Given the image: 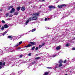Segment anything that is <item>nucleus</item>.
Returning <instances> with one entry per match:
<instances>
[{"label":"nucleus","mask_w":75,"mask_h":75,"mask_svg":"<svg viewBox=\"0 0 75 75\" xmlns=\"http://www.w3.org/2000/svg\"><path fill=\"white\" fill-rule=\"evenodd\" d=\"M21 10H22V11H24L25 10V8L24 7H22L21 8Z\"/></svg>","instance_id":"obj_10"},{"label":"nucleus","mask_w":75,"mask_h":75,"mask_svg":"<svg viewBox=\"0 0 75 75\" xmlns=\"http://www.w3.org/2000/svg\"><path fill=\"white\" fill-rule=\"evenodd\" d=\"M14 11H15V9H14V8H12L10 12V13H12Z\"/></svg>","instance_id":"obj_6"},{"label":"nucleus","mask_w":75,"mask_h":75,"mask_svg":"<svg viewBox=\"0 0 75 75\" xmlns=\"http://www.w3.org/2000/svg\"><path fill=\"white\" fill-rule=\"evenodd\" d=\"M32 15L33 16H39V13H34Z\"/></svg>","instance_id":"obj_5"},{"label":"nucleus","mask_w":75,"mask_h":75,"mask_svg":"<svg viewBox=\"0 0 75 75\" xmlns=\"http://www.w3.org/2000/svg\"><path fill=\"white\" fill-rule=\"evenodd\" d=\"M8 20H11V18H8Z\"/></svg>","instance_id":"obj_51"},{"label":"nucleus","mask_w":75,"mask_h":75,"mask_svg":"<svg viewBox=\"0 0 75 75\" xmlns=\"http://www.w3.org/2000/svg\"><path fill=\"white\" fill-rule=\"evenodd\" d=\"M38 47H37L35 49V50H38Z\"/></svg>","instance_id":"obj_38"},{"label":"nucleus","mask_w":75,"mask_h":75,"mask_svg":"<svg viewBox=\"0 0 75 75\" xmlns=\"http://www.w3.org/2000/svg\"><path fill=\"white\" fill-rule=\"evenodd\" d=\"M57 56V55L56 54H55V55H54L53 56V57L54 58V57H56Z\"/></svg>","instance_id":"obj_45"},{"label":"nucleus","mask_w":75,"mask_h":75,"mask_svg":"<svg viewBox=\"0 0 75 75\" xmlns=\"http://www.w3.org/2000/svg\"><path fill=\"white\" fill-rule=\"evenodd\" d=\"M68 46H69V43H68L66 45V47H68Z\"/></svg>","instance_id":"obj_25"},{"label":"nucleus","mask_w":75,"mask_h":75,"mask_svg":"<svg viewBox=\"0 0 75 75\" xmlns=\"http://www.w3.org/2000/svg\"><path fill=\"white\" fill-rule=\"evenodd\" d=\"M47 18H45V21H47Z\"/></svg>","instance_id":"obj_48"},{"label":"nucleus","mask_w":75,"mask_h":75,"mask_svg":"<svg viewBox=\"0 0 75 75\" xmlns=\"http://www.w3.org/2000/svg\"><path fill=\"white\" fill-rule=\"evenodd\" d=\"M60 46H57L56 47V49L57 50H59L60 49Z\"/></svg>","instance_id":"obj_19"},{"label":"nucleus","mask_w":75,"mask_h":75,"mask_svg":"<svg viewBox=\"0 0 75 75\" xmlns=\"http://www.w3.org/2000/svg\"><path fill=\"white\" fill-rule=\"evenodd\" d=\"M29 21H28V20H27L25 22V25H27Z\"/></svg>","instance_id":"obj_18"},{"label":"nucleus","mask_w":75,"mask_h":75,"mask_svg":"<svg viewBox=\"0 0 75 75\" xmlns=\"http://www.w3.org/2000/svg\"><path fill=\"white\" fill-rule=\"evenodd\" d=\"M65 6H66V5L63 4L60 5H58L57 7L58 8H61L62 7H65Z\"/></svg>","instance_id":"obj_3"},{"label":"nucleus","mask_w":75,"mask_h":75,"mask_svg":"<svg viewBox=\"0 0 75 75\" xmlns=\"http://www.w3.org/2000/svg\"><path fill=\"white\" fill-rule=\"evenodd\" d=\"M75 61V58H74V59H72L71 61V62H74Z\"/></svg>","instance_id":"obj_27"},{"label":"nucleus","mask_w":75,"mask_h":75,"mask_svg":"<svg viewBox=\"0 0 75 75\" xmlns=\"http://www.w3.org/2000/svg\"><path fill=\"white\" fill-rule=\"evenodd\" d=\"M22 41H21L19 43V45H21V44H22Z\"/></svg>","instance_id":"obj_31"},{"label":"nucleus","mask_w":75,"mask_h":75,"mask_svg":"<svg viewBox=\"0 0 75 75\" xmlns=\"http://www.w3.org/2000/svg\"><path fill=\"white\" fill-rule=\"evenodd\" d=\"M72 70H71V72H72Z\"/></svg>","instance_id":"obj_54"},{"label":"nucleus","mask_w":75,"mask_h":75,"mask_svg":"<svg viewBox=\"0 0 75 75\" xmlns=\"http://www.w3.org/2000/svg\"><path fill=\"white\" fill-rule=\"evenodd\" d=\"M42 46L41 45H39V48H41V47H42Z\"/></svg>","instance_id":"obj_35"},{"label":"nucleus","mask_w":75,"mask_h":75,"mask_svg":"<svg viewBox=\"0 0 75 75\" xmlns=\"http://www.w3.org/2000/svg\"><path fill=\"white\" fill-rule=\"evenodd\" d=\"M18 45H20L19 44L16 45L15 47H17V46H18Z\"/></svg>","instance_id":"obj_46"},{"label":"nucleus","mask_w":75,"mask_h":75,"mask_svg":"<svg viewBox=\"0 0 75 75\" xmlns=\"http://www.w3.org/2000/svg\"><path fill=\"white\" fill-rule=\"evenodd\" d=\"M18 13H19L18 12H15L13 14L14 15H18Z\"/></svg>","instance_id":"obj_14"},{"label":"nucleus","mask_w":75,"mask_h":75,"mask_svg":"<svg viewBox=\"0 0 75 75\" xmlns=\"http://www.w3.org/2000/svg\"><path fill=\"white\" fill-rule=\"evenodd\" d=\"M9 17H13V15H9Z\"/></svg>","instance_id":"obj_37"},{"label":"nucleus","mask_w":75,"mask_h":75,"mask_svg":"<svg viewBox=\"0 0 75 75\" xmlns=\"http://www.w3.org/2000/svg\"><path fill=\"white\" fill-rule=\"evenodd\" d=\"M33 24V23H32Z\"/></svg>","instance_id":"obj_60"},{"label":"nucleus","mask_w":75,"mask_h":75,"mask_svg":"<svg viewBox=\"0 0 75 75\" xmlns=\"http://www.w3.org/2000/svg\"><path fill=\"white\" fill-rule=\"evenodd\" d=\"M51 16H52V17H53V15H52Z\"/></svg>","instance_id":"obj_55"},{"label":"nucleus","mask_w":75,"mask_h":75,"mask_svg":"<svg viewBox=\"0 0 75 75\" xmlns=\"http://www.w3.org/2000/svg\"><path fill=\"white\" fill-rule=\"evenodd\" d=\"M14 50V51H11V52H13V51H17V50Z\"/></svg>","instance_id":"obj_50"},{"label":"nucleus","mask_w":75,"mask_h":75,"mask_svg":"<svg viewBox=\"0 0 75 75\" xmlns=\"http://www.w3.org/2000/svg\"><path fill=\"white\" fill-rule=\"evenodd\" d=\"M47 69H52V68L51 67H47Z\"/></svg>","instance_id":"obj_30"},{"label":"nucleus","mask_w":75,"mask_h":75,"mask_svg":"<svg viewBox=\"0 0 75 75\" xmlns=\"http://www.w3.org/2000/svg\"><path fill=\"white\" fill-rule=\"evenodd\" d=\"M48 20H50V19H51V18H48Z\"/></svg>","instance_id":"obj_53"},{"label":"nucleus","mask_w":75,"mask_h":75,"mask_svg":"<svg viewBox=\"0 0 75 75\" xmlns=\"http://www.w3.org/2000/svg\"><path fill=\"white\" fill-rule=\"evenodd\" d=\"M3 11V9H0V12H1Z\"/></svg>","instance_id":"obj_40"},{"label":"nucleus","mask_w":75,"mask_h":75,"mask_svg":"<svg viewBox=\"0 0 75 75\" xmlns=\"http://www.w3.org/2000/svg\"><path fill=\"white\" fill-rule=\"evenodd\" d=\"M40 57H36L35 58V59H39Z\"/></svg>","instance_id":"obj_36"},{"label":"nucleus","mask_w":75,"mask_h":75,"mask_svg":"<svg viewBox=\"0 0 75 75\" xmlns=\"http://www.w3.org/2000/svg\"><path fill=\"white\" fill-rule=\"evenodd\" d=\"M29 43L31 44H32V45H36V43L35 42H29Z\"/></svg>","instance_id":"obj_7"},{"label":"nucleus","mask_w":75,"mask_h":75,"mask_svg":"<svg viewBox=\"0 0 75 75\" xmlns=\"http://www.w3.org/2000/svg\"><path fill=\"white\" fill-rule=\"evenodd\" d=\"M69 12H66L65 15L66 16H67L69 15Z\"/></svg>","instance_id":"obj_17"},{"label":"nucleus","mask_w":75,"mask_h":75,"mask_svg":"<svg viewBox=\"0 0 75 75\" xmlns=\"http://www.w3.org/2000/svg\"><path fill=\"white\" fill-rule=\"evenodd\" d=\"M74 41H75V37L71 41H70V42H72V43H74Z\"/></svg>","instance_id":"obj_11"},{"label":"nucleus","mask_w":75,"mask_h":75,"mask_svg":"<svg viewBox=\"0 0 75 75\" xmlns=\"http://www.w3.org/2000/svg\"><path fill=\"white\" fill-rule=\"evenodd\" d=\"M14 40H13V41H14Z\"/></svg>","instance_id":"obj_58"},{"label":"nucleus","mask_w":75,"mask_h":75,"mask_svg":"<svg viewBox=\"0 0 75 75\" xmlns=\"http://www.w3.org/2000/svg\"><path fill=\"white\" fill-rule=\"evenodd\" d=\"M67 62V60H65L64 62V64H65L66 62Z\"/></svg>","instance_id":"obj_44"},{"label":"nucleus","mask_w":75,"mask_h":75,"mask_svg":"<svg viewBox=\"0 0 75 75\" xmlns=\"http://www.w3.org/2000/svg\"><path fill=\"white\" fill-rule=\"evenodd\" d=\"M4 27L2 26L1 28V30H4Z\"/></svg>","instance_id":"obj_34"},{"label":"nucleus","mask_w":75,"mask_h":75,"mask_svg":"<svg viewBox=\"0 0 75 75\" xmlns=\"http://www.w3.org/2000/svg\"><path fill=\"white\" fill-rule=\"evenodd\" d=\"M4 27L5 28H8V25H7V24H5L4 25Z\"/></svg>","instance_id":"obj_16"},{"label":"nucleus","mask_w":75,"mask_h":75,"mask_svg":"<svg viewBox=\"0 0 75 75\" xmlns=\"http://www.w3.org/2000/svg\"><path fill=\"white\" fill-rule=\"evenodd\" d=\"M49 7L50 8H55V7L52 6H49Z\"/></svg>","instance_id":"obj_9"},{"label":"nucleus","mask_w":75,"mask_h":75,"mask_svg":"<svg viewBox=\"0 0 75 75\" xmlns=\"http://www.w3.org/2000/svg\"><path fill=\"white\" fill-rule=\"evenodd\" d=\"M45 44V43H43L42 45H41L42 46H42H44V45Z\"/></svg>","instance_id":"obj_33"},{"label":"nucleus","mask_w":75,"mask_h":75,"mask_svg":"<svg viewBox=\"0 0 75 75\" xmlns=\"http://www.w3.org/2000/svg\"><path fill=\"white\" fill-rule=\"evenodd\" d=\"M28 20L29 21H33V18H29Z\"/></svg>","instance_id":"obj_15"},{"label":"nucleus","mask_w":75,"mask_h":75,"mask_svg":"<svg viewBox=\"0 0 75 75\" xmlns=\"http://www.w3.org/2000/svg\"><path fill=\"white\" fill-rule=\"evenodd\" d=\"M28 56H31V53H29L28 54Z\"/></svg>","instance_id":"obj_32"},{"label":"nucleus","mask_w":75,"mask_h":75,"mask_svg":"<svg viewBox=\"0 0 75 75\" xmlns=\"http://www.w3.org/2000/svg\"><path fill=\"white\" fill-rule=\"evenodd\" d=\"M1 27V25H0V28Z\"/></svg>","instance_id":"obj_57"},{"label":"nucleus","mask_w":75,"mask_h":75,"mask_svg":"<svg viewBox=\"0 0 75 75\" xmlns=\"http://www.w3.org/2000/svg\"><path fill=\"white\" fill-rule=\"evenodd\" d=\"M34 49H35V47H33L31 49V50H34Z\"/></svg>","instance_id":"obj_29"},{"label":"nucleus","mask_w":75,"mask_h":75,"mask_svg":"<svg viewBox=\"0 0 75 75\" xmlns=\"http://www.w3.org/2000/svg\"><path fill=\"white\" fill-rule=\"evenodd\" d=\"M13 6H11L8 7V10H10V8H13Z\"/></svg>","instance_id":"obj_21"},{"label":"nucleus","mask_w":75,"mask_h":75,"mask_svg":"<svg viewBox=\"0 0 75 75\" xmlns=\"http://www.w3.org/2000/svg\"><path fill=\"white\" fill-rule=\"evenodd\" d=\"M62 62H63V61H62V60L61 59L60 60L59 62V64H62Z\"/></svg>","instance_id":"obj_12"},{"label":"nucleus","mask_w":75,"mask_h":75,"mask_svg":"<svg viewBox=\"0 0 75 75\" xmlns=\"http://www.w3.org/2000/svg\"><path fill=\"white\" fill-rule=\"evenodd\" d=\"M72 50H75V47L72 48Z\"/></svg>","instance_id":"obj_42"},{"label":"nucleus","mask_w":75,"mask_h":75,"mask_svg":"<svg viewBox=\"0 0 75 75\" xmlns=\"http://www.w3.org/2000/svg\"><path fill=\"white\" fill-rule=\"evenodd\" d=\"M31 46H32L31 45H30V44H29L28 45L26 46H25V47H26V48H28V47H30Z\"/></svg>","instance_id":"obj_13"},{"label":"nucleus","mask_w":75,"mask_h":75,"mask_svg":"<svg viewBox=\"0 0 75 75\" xmlns=\"http://www.w3.org/2000/svg\"><path fill=\"white\" fill-rule=\"evenodd\" d=\"M20 49H21V47H19L18 48V50H20Z\"/></svg>","instance_id":"obj_47"},{"label":"nucleus","mask_w":75,"mask_h":75,"mask_svg":"<svg viewBox=\"0 0 75 75\" xmlns=\"http://www.w3.org/2000/svg\"><path fill=\"white\" fill-rule=\"evenodd\" d=\"M62 63H60V64H59V67H62Z\"/></svg>","instance_id":"obj_26"},{"label":"nucleus","mask_w":75,"mask_h":75,"mask_svg":"<svg viewBox=\"0 0 75 75\" xmlns=\"http://www.w3.org/2000/svg\"><path fill=\"white\" fill-rule=\"evenodd\" d=\"M4 50L6 51H7V52H9L10 51V49L7 47Z\"/></svg>","instance_id":"obj_4"},{"label":"nucleus","mask_w":75,"mask_h":75,"mask_svg":"<svg viewBox=\"0 0 75 75\" xmlns=\"http://www.w3.org/2000/svg\"><path fill=\"white\" fill-rule=\"evenodd\" d=\"M45 0H42V1H45Z\"/></svg>","instance_id":"obj_52"},{"label":"nucleus","mask_w":75,"mask_h":75,"mask_svg":"<svg viewBox=\"0 0 75 75\" xmlns=\"http://www.w3.org/2000/svg\"><path fill=\"white\" fill-rule=\"evenodd\" d=\"M22 57H23V55H20V58H22Z\"/></svg>","instance_id":"obj_43"},{"label":"nucleus","mask_w":75,"mask_h":75,"mask_svg":"<svg viewBox=\"0 0 75 75\" xmlns=\"http://www.w3.org/2000/svg\"><path fill=\"white\" fill-rule=\"evenodd\" d=\"M15 64H16V63H15Z\"/></svg>","instance_id":"obj_56"},{"label":"nucleus","mask_w":75,"mask_h":75,"mask_svg":"<svg viewBox=\"0 0 75 75\" xmlns=\"http://www.w3.org/2000/svg\"><path fill=\"white\" fill-rule=\"evenodd\" d=\"M17 9L18 11H20V7H17Z\"/></svg>","instance_id":"obj_20"},{"label":"nucleus","mask_w":75,"mask_h":75,"mask_svg":"<svg viewBox=\"0 0 75 75\" xmlns=\"http://www.w3.org/2000/svg\"><path fill=\"white\" fill-rule=\"evenodd\" d=\"M37 18H38L36 16H33L32 17V19L33 20H37Z\"/></svg>","instance_id":"obj_8"},{"label":"nucleus","mask_w":75,"mask_h":75,"mask_svg":"<svg viewBox=\"0 0 75 75\" xmlns=\"http://www.w3.org/2000/svg\"><path fill=\"white\" fill-rule=\"evenodd\" d=\"M41 6H40V8H41Z\"/></svg>","instance_id":"obj_59"},{"label":"nucleus","mask_w":75,"mask_h":75,"mask_svg":"<svg viewBox=\"0 0 75 75\" xmlns=\"http://www.w3.org/2000/svg\"><path fill=\"white\" fill-rule=\"evenodd\" d=\"M5 62L3 63L1 62H0V69H1L2 67H3L4 65H5Z\"/></svg>","instance_id":"obj_1"},{"label":"nucleus","mask_w":75,"mask_h":75,"mask_svg":"<svg viewBox=\"0 0 75 75\" xmlns=\"http://www.w3.org/2000/svg\"><path fill=\"white\" fill-rule=\"evenodd\" d=\"M2 23H5V21H2Z\"/></svg>","instance_id":"obj_41"},{"label":"nucleus","mask_w":75,"mask_h":75,"mask_svg":"<svg viewBox=\"0 0 75 75\" xmlns=\"http://www.w3.org/2000/svg\"><path fill=\"white\" fill-rule=\"evenodd\" d=\"M11 44H10V45H11Z\"/></svg>","instance_id":"obj_62"},{"label":"nucleus","mask_w":75,"mask_h":75,"mask_svg":"<svg viewBox=\"0 0 75 75\" xmlns=\"http://www.w3.org/2000/svg\"><path fill=\"white\" fill-rule=\"evenodd\" d=\"M48 29H49V28H48Z\"/></svg>","instance_id":"obj_61"},{"label":"nucleus","mask_w":75,"mask_h":75,"mask_svg":"<svg viewBox=\"0 0 75 75\" xmlns=\"http://www.w3.org/2000/svg\"><path fill=\"white\" fill-rule=\"evenodd\" d=\"M0 34L1 35H3V36H4V35H3V33H0Z\"/></svg>","instance_id":"obj_39"},{"label":"nucleus","mask_w":75,"mask_h":75,"mask_svg":"<svg viewBox=\"0 0 75 75\" xmlns=\"http://www.w3.org/2000/svg\"><path fill=\"white\" fill-rule=\"evenodd\" d=\"M35 31V29H32L31 30H30V31L27 32L26 33L24 34L23 35H21L20 37H22V36H23L24 35H25V34H28V33H30V32H31V31H32V32H34V31Z\"/></svg>","instance_id":"obj_2"},{"label":"nucleus","mask_w":75,"mask_h":75,"mask_svg":"<svg viewBox=\"0 0 75 75\" xmlns=\"http://www.w3.org/2000/svg\"><path fill=\"white\" fill-rule=\"evenodd\" d=\"M48 72H45L43 75H48Z\"/></svg>","instance_id":"obj_23"},{"label":"nucleus","mask_w":75,"mask_h":75,"mask_svg":"<svg viewBox=\"0 0 75 75\" xmlns=\"http://www.w3.org/2000/svg\"><path fill=\"white\" fill-rule=\"evenodd\" d=\"M9 14H10V13H7V14H6V16L7 17L8 16H9Z\"/></svg>","instance_id":"obj_28"},{"label":"nucleus","mask_w":75,"mask_h":75,"mask_svg":"<svg viewBox=\"0 0 75 75\" xmlns=\"http://www.w3.org/2000/svg\"><path fill=\"white\" fill-rule=\"evenodd\" d=\"M8 32V30H6L5 32L4 33H3V35H5L6 34V33H7V32Z\"/></svg>","instance_id":"obj_22"},{"label":"nucleus","mask_w":75,"mask_h":75,"mask_svg":"<svg viewBox=\"0 0 75 75\" xmlns=\"http://www.w3.org/2000/svg\"><path fill=\"white\" fill-rule=\"evenodd\" d=\"M31 3V2H30L28 3V4H30Z\"/></svg>","instance_id":"obj_49"},{"label":"nucleus","mask_w":75,"mask_h":75,"mask_svg":"<svg viewBox=\"0 0 75 75\" xmlns=\"http://www.w3.org/2000/svg\"><path fill=\"white\" fill-rule=\"evenodd\" d=\"M12 37L11 36H9L7 37L8 38H12Z\"/></svg>","instance_id":"obj_24"}]
</instances>
